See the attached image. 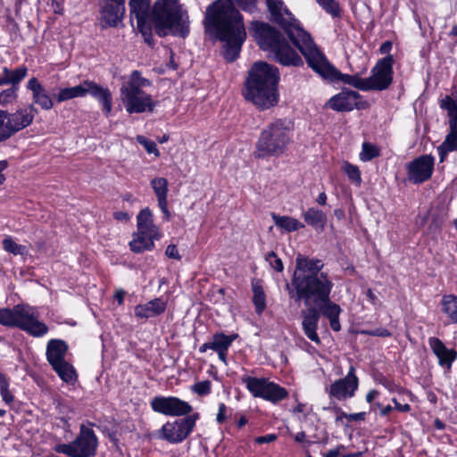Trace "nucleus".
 <instances>
[{
  "label": "nucleus",
  "instance_id": "58836bf2",
  "mask_svg": "<svg viewBox=\"0 0 457 457\" xmlns=\"http://www.w3.org/2000/svg\"><path fill=\"white\" fill-rule=\"evenodd\" d=\"M10 380L8 377L0 371V395L2 396L3 401L10 404L13 402L14 396L9 390Z\"/></svg>",
  "mask_w": 457,
  "mask_h": 457
},
{
  "label": "nucleus",
  "instance_id": "680f3d73",
  "mask_svg": "<svg viewBox=\"0 0 457 457\" xmlns=\"http://www.w3.org/2000/svg\"><path fill=\"white\" fill-rule=\"evenodd\" d=\"M113 217L115 220H120V221H123V222H126L128 221L129 219H130V216L128 212H115L113 213Z\"/></svg>",
  "mask_w": 457,
  "mask_h": 457
},
{
  "label": "nucleus",
  "instance_id": "c85d7f7f",
  "mask_svg": "<svg viewBox=\"0 0 457 457\" xmlns=\"http://www.w3.org/2000/svg\"><path fill=\"white\" fill-rule=\"evenodd\" d=\"M166 303L160 298L149 301L145 304H139L135 308V315L139 319H149L164 312Z\"/></svg>",
  "mask_w": 457,
  "mask_h": 457
},
{
  "label": "nucleus",
  "instance_id": "bf43d9fd",
  "mask_svg": "<svg viewBox=\"0 0 457 457\" xmlns=\"http://www.w3.org/2000/svg\"><path fill=\"white\" fill-rule=\"evenodd\" d=\"M342 416L348 419L349 420L359 421V420H365L366 412H358V413H351V414H346V413L343 412Z\"/></svg>",
  "mask_w": 457,
  "mask_h": 457
},
{
  "label": "nucleus",
  "instance_id": "de8ad7c7",
  "mask_svg": "<svg viewBox=\"0 0 457 457\" xmlns=\"http://www.w3.org/2000/svg\"><path fill=\"white\" fill-rule=\"evenodd\" d=\"M317 3L328 13L337 17L339 15V8L334 0H316Z\"/></svg>",
  "mask_w": 457,
  "mask_h": 457
},
{
  "label": "nucleus",
  "instance_id": "4d7b16f0",
  "mask_svg": "<svg viewBox=\"0 0 457 457\" xmlns=\"http://www.w3.org/2000/svg\"><path fill=\"white\" fill-rule=\"evenodd\" d=\"M277 439V436L275 434H268L265 436H257L254 438V442L256 444H270Z\"/></svg>",
  "mask_w": 457,
  "mask_h": 457
},
{
  "label": "nucleus",
  "instance_id": "72a5a7b5",
  "mask_svg": "<svg viewBox=\"0 0 457 457\" xmlns=\"http://www.w3.org/2000/svg\"><path fill=\"white\" fill-rule=\"evenodd\" d=\"M60 378L68 385H74L78 380V375L74 367L68 361L53 368Z\"/></svg>",
  "mask_w": 457,
  "mask_h": 457
},
{
  "label": "nucleus",
  "instance_id": "ddd939ff",
  "mask_svg": "<svg viewBox=\"0 0 457 457\" xmlns=\"http://www.w3.org/2000/svg\"><path fill=\"white\" fill-rule=\"evenodd\" d=\"M241 381L254 397L262 398L272 403H278L288 396L286 388L267 378L245 375Z\"/></svg>",
  "mask_w": 457,
  "mask_h": 457
},
{
  "label": "nucleus",
  "instance_id": "9d476101",
  "mask_svg": "<svg viewBox=\"0 0 457 457\" xmlns=\"http://www.w3.org/2000/svg\"><path fill=\"white\" fill-rule=\"evenodd\" d=\"M87 95H90L92 97L98 100L103 105L104 112L106 115L110 114L112 108V98L110 89L92 80L87 79L78 86L61 88L57 95H54V97L57 103H62L76 97H84Z\"/></svg>",
  "mask_w": 457,
  "mask_h": 457
},
{
  "label": "nucleus",
  "instance_id": "c03bdc74",
  "mask_svg": "<svg viewBox=\"0 0 457 457\" xmlns=\"http://www.w3.org/2000/svg\"><path fill=\"white\" fill-rule=\"evenodd\" d=\"M228 345H202V346L200 347V352L204 353L208 348L212 349L214 352L218 353L220 360L226 364V356Z\"/></svg>",
  "mask_w": 457,
  "mask_h": 457
},
{
  "label": "nucleus",
  "instance_id": "f3484780",
  "mask_svg": "<svg viewBox=\"0 0 457 457\" xmlns=\"http://www.w3.org/2000/svg\"><path fill=\"white\" fill-rule=\"evenodd\" d=\"M198 413H194L174 422H167L161 428V437L171 444H178L185 440L193 431Z\"/></svg>",
  "mask_w": 457,
  "mask_h": 457
},
{
  "label": "nucleus",
  "instance_id": "2f4dec72",
  "mask_svg": "<svg viewBox=\"0 0 457 457\" xmlns=\"http://www.w3.org/2000/svg\"><path fill=\"white\" fill-rule=\"evenodd\" d=\"M303 220L309 226L323 228L327 217L322 211L312 207L303 213Z\"/></svg>",
  "mask_w": 457,
  "mask_h": 457
},
{
  "label": "nucleus",
  "instance_id": "3c124183",
  "mask_svg": "<svg viewBox=\"0 0 457 457\" xmlns=\"http://www.w3.org/2000/svg\"><path fill=\"white\" fill-rule=\"evenodd\" d=\"M245 12H253L256 10V0H234Z\"/></svg>",
  "mask_w": 457,
  "mask_h": 457
},
{
  "label": "nucleus",
  "instance_id": "338daca9",
  "mask_svg": "<svg viewBox=\"0 0 457 457\" xmlns=\"http://www.w3.org/2000/svg\"><path fill=\"white\" fill-rule=\"evenodd\" d=\"M379 395V393L378 391L377 390H370L368 392V394L366 395V401L369 403H371Z\"/></svg>",
  "mask_w": 457,
  "mask_h": 457
},
{
  "label": "nucleus",
  "instance_id": "e2e57ef3",
  "mask_svg": "<svg viewBox=\"0 0 457 457\" xmlns=\"http://www.w3.org/2000/svg\"><path fill=\"white\" fill-rule=\"evenodd\" d=\"M293 412H294L295 414L301 413V414H303V416H307L308 411H307L306 404L299 403L296 405V407H295V408H294Z\"/></svg>",
  "mask_w": 457,
  "mask_h": 457
},
{
  "label": "nucleus",
  "instance_id": "7c9ffc66",
  "mask_svg": "<svg viewBox=\"0 0 457 457\" xmlns=\"http://www.w3.org/2000/svg\"><path fill=\"white\" fill-rule=\"evenodd\" d=\"M3 76L7 85L16 87L27 76L28 68L24 65L19 66L15 70H10L8 67L3 68Z\"/></svg>",
  "mask_w": 457,
  "mask_h": 457
},
{
  "label": "nucleus",
  "instance_id": "0eeeda50",
  "mask_svg": "<svg viewBox=\"0 0 457 457\" xmlns=\"http://www.w3.org/2000/svg\"><path fill=\"white\" fill-rule=\"evenodd\" d=\"M0 324L19 328L34 337H41L49 330L48 326L39 320L37 308L26 303L0 308Z\"/></svg>",
  "mask_w": 457,
  "mask_h": 457
},
{
  "label": "nucleus",
  "instance_id": "a19ab883",
  "mask_svg": "<svg viewBox=\"0 0 457 457\" xmlns=\"http://www.w3.org/2000/svg\"><path fill=\"white\" fill-rule=\"evenodd\" d=\"M450 132L447 134L445 141L441 144L442 148H446L450 151L457 149V123L449 124Z\"/></svg>",
  "mask_w": 457,
  "mask_h": 457
},
{
  "label": "nucleus",
  "instance_id": "c756f323",
  "mask_svg": "<svg viewBox=\"0 0 457 457\" xmlns=\"http://www.w3.org/2000/svg\"><path fill=\"white\" fill-rule=\"evenodd\" d=\"M67 351V345H47L46 357L52 368L67 362L65 361Z\"/></svg>",
  "mask_w": 457,
  "mask_h": 457
},
{
  "label": "nucleus",
  "instance_id": "774afa93",
  "mask_svg": "<svg viewBox=\"0 0 457 457\" xmlns=\"http://www.w3.org/2000/svg\"><path fill=\"white\" fill-rule=\"evenodd\" d=\"M124 296H125V292L123 290L118 289L115 291L114 298L120 305L123 303Z\"/></svg>",
  "mask_w": 457,
  "mask_h": 457
},
{
  "label": "nucleus",
  "instance_id": "4be33fe9",
  "mask_svg": "<svg viewBox=\"0 0 457 457\" xmlns=\"http://www.w3.org/2000/svg\"><path fill=\"white\" fill-rule=\"evenodd\" d=\"M126 0H104L100 10V21L103 28L117 27L125 14Z\"/></svg>",
  "mask_w": 457,
  "mask_h": 457
},
{
  "label": "nucleus",
  "instance_id": "39448f33",
  "mask_svg": "<svg viewBox=\"0 0 457 457\" xmlns=\"http://www.w3.org/2000/svg\"><path fill=\"white\" fill-rule=\"evenodd\" d=\"M178 0H157L153 7V25L160 37L170 33L185 37L188 32V17Z\"/></svg>",
  "mask_w": 457,
  "mask_h": 457
},
{
  "label": "nucleus",
  "instance_id": "49530a36",
  "mask_svg": "<svg viewBox=\"0 0 457 457\" xmlns=\"http://www.w3.org/2000/svg\"><path fill=\"white\" fill-rule=\"evenodd\" d=\"M137 141L145 147L148 154H154L155 156L160 155V152L154 141L147 139L144 136H137Z\"/></svg>",
  "mask_w": 457,
  "mask_h": 457
},
{
  "label": "nucleus",
  "instance_id": "dca6fc26",
  "mask_svg": "<svg viewBox=\"0 0 457 457\" xmlns=\"http://www.w3.org/2000/svg\"><path fill=\"white\" fill-rule=\"evenodd\" d=\"M393 64L392 55H387L378 61L371 70V75L366 78L368 91H382L389 87L393 82Z\"/></svg>",
  "mask_w": 457,
  "mask_h": 457
},
{
  "label": "nucleus",
  "instance_id": "9b49d317",
  "mask_svg": "<svg viewBox=\"0 0 457 457\" xmlns=\"http://www.w3.org/2000/svg\"><path fill=\"white\" fill-rule=\"evenodd\" d=\"M98 439L94 430L82 424L78 436L69 444H59L54 446L58 453L69 457H94L96 453Z\"/></svg>",
  "mask_w": 457,
  "mask_h": 457
},
{
  "label": "nucleus",
  "instance_id": "393cba45",
  "mask_svg": "<svg viewBox=\"0 0 457 457\" xmlns=\"http://www.w3.org/2000/svg\"><path fill=\"white\" fill-rule=\"evenodd\" d=\"M324 263L320 259L308 258L299 254L295 259V270L294 275L301 276H319Z\"/></svg>",
  "mask_w": 457,
  "mask_h": 457
},
{
  "label": "nucleus",
  "instance_id": "e433bc0d",
  "mask_svg": "<svg viewBox=\"0 0 457 457\" xmlns=\"http://www.w3.org/2000/svg\"><path fill=\"white\" fill-rule=\"evenodd\" d=\"M149 85L150 82L148 79L143 78L139 71H134L130 75L129 81L126 85H123L120 89H129L132 87L135 90H142V87Z\"/></svg>",
  "mask_w": 457,
  "mask_h": 457
},
{
  "label": "nucleus",
  "instance_id": "f03ea898",
  "mask_svg": "<svg viewBox=\"0 0 457 457\" xmlns=\"http://www.w3.org/2000/svg\"><path fill=\"white\" fill-rule=\"evenodd\" d=\"M332 287L333 283L327 273L307 277L293 275L291 284L286 285L291 298L296 302L303 300L305 305L314 303L321 314L328 319L331 328L334 331H339L341 328L339 315L342 310L329 298Z\"/></svg>",
  "mask_w": 457,
  "mask_h": 457
},
{
  "label": "nucleus",
  "instance_id": "0e129e2a",
  "mask_svg": "<svg viewBox=\"0 0 457 457\" xmlns=\"http://www.w3.org/2000/svg\"><path fill=\"white\" fill-rule=\"evenodd\" d=\"M391 50H392V43L390 41L384 42L379 47V52L382 54L390 55L389 53Z\"/></svg>",
  "mask_w": 457,
  "mask_h": 457
},
{
  "label": "nucleus",
  "instance_id": "8fccbe9b",
  "mask_svg": "<svg viewBox=\"0 0 457 457\" xmlns=\"http://www.w3.org/2000/svg\"><path fill=\"white\" fill-rule=\"evenodd\" d=\"M238 335L237 333L231 332L229 334H225L223 332L217 333L213 336V341L212 343H232L236 339H237Z\"/></svg>",
  "mask_w": 457,
  "mask_h": 457
},
{
  "label": "nucleus",
  "instance_id": "cd10ccee",
  "mask_svg": "<svg viewBox=\"0 0 457 457\" xmlns=\"http://www.w3.org/2000/svg\"><path fill=\"white\" fill-rule=\"evenodd\" d=\"M432 351L438 360V364L447 372L452 370L453 361L457 359V351L447 345H431Z\"/></svg>",
  "mask_w": 457,
  "mask_h": 457
},
{
  "label": "nucleus",
  "instance_id": "6e6d98bb",
  "mask_svg": "<svg viewBox=\"0 0 457 457\" xmlns=\"http://www.w3.org/2000/svg\"><path fill=\"white\" fill-rule=\"evenodd\" d=\"M165 254L171 259L180 260L181 256L179 253L178 248L175 245H169L166 248Z\"/></svg>",
  "mask_w": 457,
  "mask_h": 457
},
{
  "label": "nucleus",
  "instance_id": "ea45409f",
  "mask_svg": "<svg viewBox=\"0 0 457 457\" xmlns=\"http://www.w3.org/2000/svg\"><path fill=\"white\" fill-rule=\"evenodd\" d=\"M3 247L6 252L14 255H23L28 253V249L25 245L17 244L10 237L3 240Z\"/></svg>",
  "mask_w": 457,
  "mask_h": 457
},
{
  "label": "nucleus",
  "instance_id": "a878e982",
  "mask_svg": "<svg viewBox=\"0 0 457 457\" xmlns=\"http://www.w3.org/2000/svg\"><path fill=\"white\" fill-rule=\"evenodd\" d=\"M320 314V311L315 306H310L307 310L302 312V325L304 334L310 340L316 343H320L316 329Z\"/></svg>",
  "mask_w": 457,
  "mask_h": 457
},
{
  "label": "nucleus",
  "instance_id": "37998d69",
  "mask_svg": "<svg viewBox=\"0 0 457 457\" xmlns=\"http://www.w3.org/2000/svg\"><path fill=\"white\" fill-rule=\"evenodd\" d=\"M344 172L347 175L348 179L356 186L361 183V172L356 165L345 162L343 166Z\"/></svg>",
  "mask_w": 457,
  "mask_h": 457
},
{
  "label": "nucleus",
  "instance_id": "5fc2aeb1",
  "mask_svg": "<svg viewBox=\"0 0 457 457\" xmlns=\"http://www.w3.org/2000/svg\"><path fill=\"white\" fill-rule=\"evenodd\" d=\"M227 410H228V408L225 405V403H220L219 404V410H218V413L216 416L217 423L222 424L227 420Z\"/></svg>",
  "mask_w": 457,
  "mask_h": 457
},
{
  "label": "nucleus",
  "instance_id": "7ed1b4c3",
  "mask_svg": "<svg viewBox=\"0 0 457 457\" xmlns=\"http://www.w3.org/2000/svg\"><path fill=\"white\" fill-rule=\"evenodd\" d=\"M278 71L266 62H256L248 72L244 96L259 108L265 110L278 104Z\"/></svg>",
  "mask_w": 457,
  "mask_h": 457
},
{
  "label": "nucleus",
  "instance_id": "603ef678",
  "mask_svg": "<svg viewBox=\"0 0 457 457\" xmlns=\"http://www.w3.org/2000/svg\"><path fill=\"white\" fill-rule=\"evenodd\" d=\"M16 90L17 87L13 86L11 88L4 90L0 94V103H9L14 100L16 98Z\"/></svg>",
  "mask_w": 457,
  "mask_h": 457
},
{
  "label": "nucleus",
  "instance_id": "f704fd0d",
  "mask_svg": "<svg viewBox=\"0 0 457 457\" xmlns=\"http://www.w3.org/2000/svg\"><path fill=\"white\" fill-rule=\"evenodd\" d=\"M443 312L449 320L457 323V296L453 295H444L442 298Z\"/></svg>",
  "mask_w": 457,
  "mask_h": 457
},
{
  "label": "nucleus",
  "instance_id": "09e8293b",
  "mask_svg": "<svg viewBox=\"0 0 457 457\" xmlns=\"http://www.w3.org/2000/svg\"><path fill=\"white\" fill-rule=\"evenodd\" d=\"M265 260L270 263V267L275 270L281 272L284 270V265L280 258L277 256L274 252H270L265 256Z\"/></svg>",
  "mask_w": 457,
  "mask_h": 457
},
{
  "label": "nucleus",
  "instance_id": "a211bd4d",
  "mask_svg": "<svg viewBox=\"0 0 457 457\" xmlns=\"http://www.w3.org/2000/svg\"><path fill=\"white\" fill-rule=\"evenodd\" d=\"M150 405L154 411L171 417L185 416L193 410L189 403L175 396H155Z\"/></svg>",
  "mask_w": 457,
  "mask_h": 457
},
{
  "label": "nucleus",
  "instance_id": "69168bd1",
  "mask_svg": "<svg viewBox=\"0 0 457 457\" xmlns=\"http://www.w3.org/2000/svg\"><path fill=\"white\" fill-rule=\"evenodd\" d=\"M8 167V162L6 160L0 161V185L5 181V176L3 171Z\"/></svg>",
  "mask_w": 457,
  "mask_h": 457
},
{
  "label": "nucleus",
  "instance_id": "423d86ee",
  "mask_svg": "<svg viewBox=\"0 0 457 457\" xmlns=\"http://www.w3.org/2000/svg\"><path fill=\"white\" fill-rule=\"evenodd\" d=\"M292 135L288 120H276L262 130L255 145L254 156L267 158L281 155L290 143Z\"/></svg>",
  "mask_w": 457,
  "mask_h": 457
},
{
  "label": "nucleus",
  "instance_id": "4468645a",
  "mask_svg": "<svg viewBox=\"0 0 457 457\" xmlns=\"http://www.w3.org/2000/svg\"><path fill=\"white\" fill-rule=\"evenodd\" d=\"M36 113L37 109L32 104L11 114L0 111V141L30 125Z\"/></svg>",
  "mask_w": 457,
  "mask_h": 457
},
{
  "label": "nucleus",
  "instance_id": "1a4fd4ad",
  "mask_svg": "<svg viewBox=\"0 0 457 457\" xmlns=\"http://www.w3.org/2000/svg\"><path fill=\"white\" fill-rule=\"evenodd\" d=\"M266 2L273 21L284 29L292 43L303 54L305 52V46H311L314 42L311 35L301 27L299 21L284 6L282 0H266Z\"/></svg>",
  "mask_w": 457,
  "mask_h": 457
},
{
  "label": "nucleus",
  "instance_id": "4c0bfd02",
  "mask_svg": "<svg viewBox=\"0 0 457 457\" xmlns=\"http://www.w3.org/2000/svg\"><path fill=\"white\" fill-rule=\"evenodd\" d=\"M380 155L379 148L371 143L364 142L361 145V151L360 153V160L362 162H370L372 159Z\"/></svg>",
  "mask_w": 457,
  "mask_h": 457
},
{
  "label": "nucleus",
  "instance_id": "a18cd8bd",
  "mask_svg": "<svg viewBox=\"0 0 457 457\" xmlns=\"http://www.w3.org/2000/svg\"><path fill=\"white\" fill-rule=\"evenodd\" d=\"M191 391L200 396H206L212 392V383L210 380L198 381L191 386Z\"/></svg>",
  "mask_w": 457,
  "mask_h": 457
},
{
  "label": "nucleus",
  "instance_id": "864d4df0",
  "mask_svg": "<svg viewBox=\"0 0 457 457\" xmlns=\"http://www.w3.org/2000/svg\"><path fill=\"white\" fill-rule=\"evenodd\" d=\"M379 383L391 393L396 392L399 389L398 385L395 381L385 377L379 378Z\"/></svg>",
  "mask_w": 457,
  "mask_h": 457
},
{
  "label": "nucleus",
  "instance_id": "5701e85b",
  "mask_svg": "<svg viewBox=\"0 0 457 457\" xmlns=\"http://www.w3.org/2000/svg\"><path fill=\"white\" fill-rule=\"evenodd\" d=\"M360 97L361 96L357 91L343 89L338 94L333 96L327 102L326 106L339 112H351L355 108H360L358 103Z\"/></svg>",
  "mask_w": 457,
  "mask_h": 457
},
{
  "label": "nucleus",
  "instance_id": "f8f14e48",
  "mask_svg": "<svg viewBox=\"0 0 457 457\" xmlns=\"http://www.w3.org/2000/svg\"><path fill=\"white\" fill-rule=\"evenodd\" d=\"M137 232L129 243L130 249L139 253L151 250L154 246V240L159 238L158 228L154 223L153 213L149 208H145L137 216Z\"/></svg>",
  "mask_w": 457,
  "mask_h": 457
},
{
  "label": "nucleus",
  "instance_id": "13d9d810",
  "mask_svg": "<svg viewBox=\"0 0 457 457\" xmlns=\"http://www.w3.org/2000/svg\"><path fill=\"white\" fill-rule=\"evenodd\" d=\"M345 449V446L343 445H338L336 448L330 449L327 453H322V457H338L343 450Z\"/></svg>",
  "mask_w": 457,
  "mask_h": 457
},
{
  "label": "nucleus",
  "instance_id": "f257e3e1",
  "mask_svg": "<svg viewBox=\"0 0 457 457\" xmlns=\"http://www.w3.org/2000/svg\"><path fill=\"white\" fill-rule=\"evenodd\" d=\"M204 26L211 37L224 42L223 57L234 62L238 56L246 38L243 16L235 8L231 0H216L205 11Z\"/></svg>",
  "mask_w": 457,
  "mask_h": 457
},
{
  "label": "nucleus",
  "instance_id": "c9c22d12",
  "mask_svg": "<svg viewBox=\"0 0 457 457\" xmlns=\"http://www.w3.org/2000/svg\"><path fill=\"white\" fill-rule=\"evenodd\" d=\"M253 302L255 306V311L258 314H261L266 308V296L262 286L253 284Z\"/></svg>",
  "mask_w": 457,
  "mask_h": 457
},
{
  "label": "nucleus",
  "instance_id": "79ce46f5",
  "mask_svg": "<svg viewBox=\"0 0 457 457\" xmlns=\"http://www.w3.org/2000/svg\"><path fill=\"white\" fill-rule=\"evenodd\" d=\"M441 107L447 110L449 119V124H453V122L457 123V104L456 102L449 96H446L441 102Z\"/></svg>",
  "mask_w": 457,
  "mask_h": 457
},
{
  "label": "nucleus",
  "instance_id": "aec40b11",
  "mask_svg": "<svg viewBox=\"0 0 457 457\" xmlns=\"http://www.w3.org/2000/svg\"><path fill=\"white\" fill-rule=\"evenodd\" d=\"M354 372V368L351 366L345 378L336 380L326 388L330 398L345 401L354 396L359 386V379Z\"/></svg>",
  "mask_w": 457,
  "mask_h": 457
},
{
  "label": "nucleus",
  "instance_id": "20e7f679",
  "mask_svg": "<svg viewBox=\"0 0 457 457\" xmlns=\"http://www.w3.org/2000/svg\"><path fill=\"white\" fill-rule=\"evenodd\" d=\"M250 34L260 47L273 54L275 60L284 66H301V56L290 46L285 37L268 23L253 21L249 26Z\"/></svg>",
  "mask_w": 457,
  "mask_h": 457
},
{
  "label": "nucleus",
  "instance_id": "052dcab7",
  "mask_svg": "<svg viewBox=\"0 0 457 457\" xmlns=\"http://www.w3.org/2000/svg\"><path fill=\"white\" fill-rule=\"evenodd\" d=\"M395 404V409L400 412H409L411 411V405L408 403L402 404L395 398L392 399Z\"/></svg>",
  "mask_w": 457,
  "mask_h": 457
},
{
  "label": "nucleus",
  "instance_id": "6e6552de",
  "mask_svg": "<svg viewBox=\"0 0 457 457\" xmlns=\"http://www.w3.org/2000/svg\"><path fill=\"white\" fill-rule=\"evenodd\" d=\"M303 55L310 68L324 79L331 82L341 81L362 91H368L366 79L358 75L344 74L329 62L325 54L313 42L311 46H305Z\"/></svg>",
  "mask_w": 457,
  "mask_h": 457
},
{
  "label": "nucleus",
  "instance_id": "bb28decb",
  "mask_svg": "<svg viewBox=\"0 0 457 457\" xmlns=\"http://www.w3.org/2000/svg\"><path fill=\"white\" fill-rule=\"evenodd\" d=\"M151 187L157 198L158 206L164 214L165 220L170 219V212L168 209V180L164 178H154L150 182Z\"/></svg>",
  "mask_w": 457,
  "mask_h": 457
},
{
  "label": "nucleus",
  "instance_id": "2eb2a0df",
  "mask_svg": "<svg viewBox=\"0 0 457 457\" xmlns=\"http://www.w3.org/2000/svg\"><path fill=\"white\" fill-rule=\"evenodd\" d=\"M129 15L131 21L137 20V28L142 34L145 41L152 45L153 10L151 0H129Z\"/></svg>",
  "mask_w": 457,
  "mask_h": 457
},
{
  "label": "nucleus",
  "instance_id": "473e14b6",
  "mask_svg": "<svg viewBox=\"0 0 457 457\" xmlns=\"http://www.w3.org/2000/svg\"><path fill=\"white\" fill-rule=\"evenodd\" d=\"M272 220L275 225L287 232L296 231L297 229L303 228V224L299 222L296 219L289 216H279L275 213L271 214Z\"/></svg>",
  "mask_w": 457,
  "mask_h": 457
},
{
  "label": "nucleus",
  "instance_id": "412c9836",
  "mask_svg": "<svg viewBox=\"0 0 457 457\" xmlns=\"http://www.w3.org/2000/svg\"><path fill=\"white\" fill-rule=\"evenodd\" d=\"M435 158L430 154L421 155L406 164L408 179L413 184H421L432 176Z\"/></svg>",
  "mask_w": 457,
  "mask_h": 457
},
{
  "label": "nucleus",
  "instance_id": "b1692460",
  "mask_svg": "<svg viewBox=\"0 0 457 457\" xmlns=\"http://www.w3.org/2000/svg\"><path fill=\"white\" fill-rule=\"evenodd\" d=\"M27 89L32 92L33 104H38L41 109L48 111L54 107V100L43 85L35 77L29 79Z\"/></svg>",
  "mask_w": 457,
  "mask_h": 457
},
{
  "label": "nucleus",
  "instance_id": "6ab92c4d",
  "mask_svg": "<svg viewBox=\"0 0 457 457\" xmlns=\"http://www.w3.org/2000/svg\"><path fill=\"white\" fill-rule=\"evenodd\" d=\"M122 103L129 113H141L145 112H153L155 103L152 96L143 90L120 89Z\"/></svg>",
  "mask_w": 457,
  "mask_h": 457
}]
</instances>
